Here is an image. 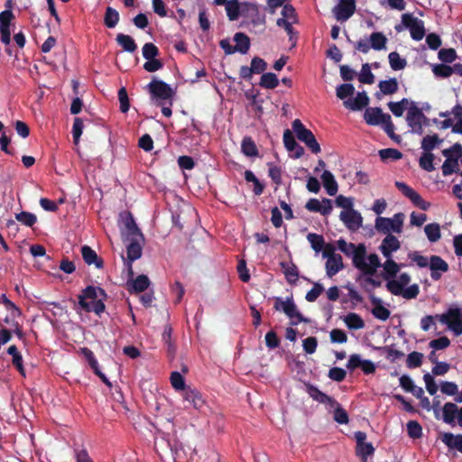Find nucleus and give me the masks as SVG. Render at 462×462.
<instances>
[{
	"label": "nucleus",
	"instance_id": "obj_1",
	"mask_svg": "<svg viewBox=\"0 0 462 462\" xmlns=\"http://www.w3.org/2000/svg\"><path fill=\"white\" fill-rule=\"evenodd\" d=\"M383 269V279L386 282V289L395 296H402L406 300L415 299L420 288L418 284H412L407 287L411 282V276L407 273L398 275L402 264H398L395 261L384 262L382 265Z\"/></svg>",
	"mask_w": 462,
	"mask_h": 462
},
{
	"label": "nucleus",
	"instance_id": "obj_2",
	"mask_svg": "<svg viewBox=\"0 0 462 462\" xmlns=\"http://www.w3.org/2000/svg\"><path fill=\"white\" fill-rule=\"evenodd\" d=\"M106 292L100 287L88 286L79 296V305L87 312L99 315L105 310Z\"/></svg>",
	"mask_w": 462,
	"mask_h": 462
},
{
	"label": "nucleus",
	"instance_id": "obj_3",
	"mask_svg": "<svg viewBox=\"0 0 462 462\" xmlns=\"http://www.w3.org/2000/svg\"><path fill=\"white\" fill-rule=\"evenodd\" d=\"M353 264L362 273L369 275L374 274L377 269L383 265L376 254H366V247L364 244H360V253L356 256Z\"/></svg>",
	"mask_w": 462,
	"mask_h": 462
},
{
	"label": "nucleus",
	"instance_id": "obj_4",
	"mask_svg": "<svg viewBox=\"0 0 462 462\" xmlns=\"http://www.w3.org/2000/svg\"><path fill=\"white\" fill-rule=\"evenodd\" d=\"M403 221V213H396L392 217H377L374 227L379 233L386 236L392 235V233L400 234L402 231Z\"/></svg>",
	"mask_w": 462,
	"mask_h": 462
},
{
	"label": "nucleus",
	"instance_id": "obj_5",
	"mask_svg": "<svg viewBox=\"0 0 462 462\" xmlns=\"http://www.w3.org/2000/svg\"><path fill=\"white\" fill-rule=\"evenodd\" d=\"M406 122L411 128V132L419 135L423 134V127L429 125V119L416 103H412V106L409 107Z\"/></svg>",
	"mask_w": 462,
	"mask_h": 462
},
{
	"label": "nucleus",
	"instance_id": "obj_6",
	"mask_svg": "<svg viewBox=\"0 0 462 462\" xmlns=\"http://www.w3.org/2000/svg\"><path fill=\"white\" fill-rule=\"evenodd\" d=\"M120 231L124 240L141 239L143 236L130 212L120 214Z\"/></svg>",
	"mask_w": 462,
	"mask_h": 462
},
{
	"label": "nucleus",
	"instance_id": "obj_7",
	"mask_svg": "<svg viewBox=\"0 0 462 462\" xmlns=\"http://www.w3.org/2000/svg\"><path fill=\"white\" fill-rule=\"evenodd\" d=\"M462 152V146L458 143L454 144L448 149H445L442 153L446 157L442 165V173L444 176H448L456 171L458 168L457 158Z\"/></svg>",
	"mask_w": 462,
	"mask_h": 462
},
{
	"label": "nucleus",
	"instance_id": "obj_8",
	"mask_svg": "<svg viewBox=\"0 0 462 462\" xmlns=\"http://www.w3.org/2000/svg\"><path fill=\"white\" fill-rule=\"evenodd\" d=\"M456 336L462 335V308H450L440 319Z\"/></svg>",
	"mask_w": 462,
	"mask_h": 462
},
{
	"label": "nucleus",
	"instance_id": "obj_9",
	"mask_svg": "<svg viewBox=\"0 0 462 462\" xmlns=\"http://www.w3.org/2000/svg\"><path fill=\"white\" fill-rule=\"evenodd\" d=\"M402 23L404 28L410 30L411 36L414 41H420L425 36L423 21L413 16L411 14H403L402 15Z\"/></svg>",
	"mask_w": 462,
	"mask_h": 462
},
{
	"label": "nucleus",
	"instance_id": "obj_10",
	"mask_svg": "<svg viewBox=\"0 0 462 462\" xmlns=\"http://www.w3.org/2000/svg\"><path fill=\"white\" fill-rule=\"evenodd\" d=\"M274 308L276 310L284 312L290 319H296V323L308 321L299 312L291 298H287L286 300L281 297L275 298Z\"/></svg>",
	"mask_w": 462,
	"mask_h": 462
},
{
	"label": "nucleus",
	"instance_id": "obj_11",
	"mask_svg": "<svg viewBox=\"0 0 462 462\" xmlns=\"http://www.w3.org/2000/svg\"><path fill=\"white\" fill-rule=\"evenodd\" d=\"M323 257L327 258L326 273L328 277H333L343 269L342 256L338 254H335L331 247L327 246L325 248Z\"/></svg>",
	"mask_w": 462,
	"mask_h": 462
},
{
	"label": "nucleus",
	"instance_id": "obj_12",
	"mask_svg": "<svg viewBox=\"0 0 462 462\" xmlns=\"http://www.w3.org/2000/svg\"><path fill=\"white\" fill-rule=\"evenodd\" d=\"M147 88L152 97L157 100H169L173 96L171 86L162 80H152Z\"/></svg>",
	"mask_w": 462,
	"mask_h": 462
},
{
	"label": "nucleus",
	"instance_id": "obj_13",
	"mask_svg": "<svg viewBox=\"0 0 462 462\" xmlns=\"http://www.w3.org/2000/svg\"><path fill=\"white\" fill-rule=\"evenodd\" d=\"M395 186L420 209L428 210L430 208V204L424 200L417 191H415L404 182L396 181Z\"/></svg>",
	"mask_w": 462,
	"mask_h": 462
},
{
	"label": "nucleus",
	"instance_id": "obj_14",
	"mask_svg": "<svg viewBox=\"0 0 462 462\" xmlns=\"http://www.w3.org/2000/svg\"><path fill=\"white\" fill-rule=\"evenodd\" d=\"M340 220L350 231L358 230L363 224L362 215L356 209L342 210L339 215Z\"/></svg>",
	"mask_w": 462,
	"mask_h": 462
},
{
	"label": "nucleus",
	"instance_id": "obj_15",
	"mask_svg": "<svg viewBox=\"0 0 462 462\" xmlns=\"http://www.w3.org/2000/svg\"><path fill=\"white\" fill-rule=\"evenodd\" d=\"M356 11L355 0H341L333 9L335 18L340 22L348 20Z\"/></svg>",
	"mask_w": 462,
	"mask_h": 462
},
{
	"label": "nucleus",
	"instance_id": "obj_16",
	"mask_svg": "<svg viewBox=\"0 0 462 462\" xmlns=\"http://www.w3.org/2000/svg\"><path fill=\"white\" fill-rule=\"evenodd\" d=\"M400 247L401 243L398 240V238L395 237L393 235H388L383 239L379 246V249L382 254L386 258L385 262H389L393 261V254L398 251Z\"/></svg>",
	"mask_w": 462,
	"mask_h": 462
},
{
	"label": "nucleus",
	"instance_id": "obj_17",
	"mask_svg": "<svg viewBox=\"0 0 462 462\" xmlns=\"http://www.w3.org/2000/svg\"><path fill=\"white\" fill-rule=\"evenodd\" d=\"M391 118L389 114H384L380 107H368L364 114V119L370 125H383L387 119Z\"/></svg>",
	"mask_w": 462,
	"mask_h": 462
},
{
	"label": "nucleus",
	"instance_id": "obj_18",
	"mask_svg": "<svg viewBox=\"0 0 462 462\" xmlns=\"http://www.w3.org/2000/svg\"><path fill=\"white\" fill-rule=\"evenodd\" d=\"M305 208L310 212L320 213L323 216H328L333 209L332 200L329 199H323L321 201L318 199H310Z\"/></svg>",
	"mask_w": 462,
	"mask_h": 462
},
{
	"label": "nucleus",
	"instance_id": "obj_19",
	"mask_svg": "<svg viewBox=\"0 0 462 462\" xmlns=\"http://www.w3.org/2000/svg\"><path fill=\"white\" fill-rule=\"evenodd\" d=\"M429 268L430 270V277L433 281H439L442 274L448 270V264L440 256L431 255L430 257Z\"/></svg>",
	"mask_w": 462,
	"mask_h": 462
},
{
	"label": "nucleus",
	"instance_id": "obj_20",
	"mask_svg": "<svg viewBox=\"0 0 462 462\" xmlns=\"http://www.w3.org/2000/svg\"><path fill=\"white\" fill-rule=\"evenodd\" d=\"M306 388L307 393L313 400L319 403L325 404L328 409H332L335 405H337V401L335 399L327 395L319 390L316 386L308 384Z\"/></svg>",
	"mask_w": 462,
	"mask_h": 462
},
{
	"label": "nucleus",
	"instance_id": "obj_21",
	"mask_svg": "<svg viewBox=\"0 0 462 462\" xmlns=\"http://www.w3.org/2000/svg\"><path fill=\"white\" fill-rule=\"evenodd\" d=\"M369 103V97L367 94L363 92H358L355 97L347 98L344 101V106L353 111L361 110L365 107Z\"/></svg>",
	"mask_w": 462,
	"mask_h": 462
},
{
	"label": "nucleus",
	"instance_id": "obj_22",
	"mask_svg": "<svg viewBox=\"0 0 462 462\" xmlns=\"http://www.w3.org/2000/svg\"><path fill=\"white\" fill-rule=\"evenodd\" d=\"M183 399L190 403L196 410H200L205 405V400L197 389L188 387L182 394Z\"/></svg>",
	"mask_w": 462,
	"mask_h": 462
},
{
	"label": "nucleus",
	"instance_id": "obj_23",
	"mask_svg": "<svg viewBox=\"0 0 462 462\" xmlns=\"http://www.w3.org/2000/svg\"><path fill=\"white\" fill-rule=\"evenodd\" d=\"M371 302L373 304L371 312L375 319L385 321L390 318L391 311L383 304L381 299L373 296Z\"/></svg>",
	"mask_w": 462,
	"mask_h": 462
},
{
	"label": "nucleus",
	"instance_id": "obj_24",
	"mask_svg": "<svg viewBox=\"0 0 462 462\" xmlns=\"http://www.w3.org/2000/svg\"><path fill=\"white\" fill-rule=\"evenodd\" d=\"M441 441L449 448L462 453V434L454 435L445 432L441 435Z\"/></svg>",
	"mask_w": 462,
	"mask_h": 462
},
{
	"label": "nucleus",
	"instance_id": "obj_25",
	"mask_svg": "<svg viewBox=\"0 0 462 462\" xmlns=\"http://www.w3.org/2000/svg\"><path fill=\"white\" fill-rule=\"evenodd\" d=\"M127 241L129 242L127 245V258L131 263L142 256L141 244L143 241V236L141 239H129Z\"/></svg>",
	"mask_w": 462,
	"mask_h": 462
},
{
	"label": "nucleus",
	"instance_id": "obj_26",
	"mask_svg": "<svg viewBox=\"0 0 462 462\" xmlns=\"http://www.w3.org/2000/svg\"><path fill=\"white\" fill-rule=\"evenodd\" d=\"M320 178L327 193L329 196L336 195L338 190V185L334 175L329 171L325 170Z\"/></svg>",
	"mask_w": 462,
	"mask_h": 462
},
{
	"label": "nucleus",
	"instance_id": "obj_27",
	"mask_svg": "<svg viewBox=\"0 0 462 462\" xmlns=\"http://www.w3.org/2000/svg\"><path fill=\"white\" fill-rule=\"evenodd\" d=\"M412 103H415L412 100H409L408 98H402L398 102H389L388 107L390 111L393 114V116L400 117L403 115V112L407 110L409 112V107L412 106Z\"/></svg>",
	"mask_w": 462,
	"mask_h": 462
},
{
	"label": "nucleus",
	"instance_id": "obj_28",
	"mask_svg": "<svg viewBox=\"0 0 462 462\" xmlns=\"http://www.w3.org/2000/svg\"><path fill=\"white\" fill-rule=\"evenodd\" d=\"M342 319L348 329L357 330L365 328V321L357 313L350 312L345 315Z\"/></svg>",
	"mask_w": 462,
	"mask_h": 462
},
{
	"label": "nucleus",
	"instance_id": "obj_29",
	"mask_svg": "<svg viewBox=\"0 0 462 462\" xmlns=\"http://www.w3.org/2000/svg\"><path fill=\"white\" fill-rule=\"evenodd\" d=\"M337 248L344 253L346 256L350 257L352 259V262L356 259V256H357V254L360 253V244L355 245L352 243H347L344 239H339L337 242Z\"/></svg>",
	"mask_w": 462,
	"mask_h": 462
},
{
	"label": "nucleus",
	"instance_id": "obj_30",
	"mask_svg": "<svg viewBox=\"0 0 462 462\" xmlns=\"http://www.w3.org/2000/svg\"><path fill=\"white\" fill-rule=\"evenodd\" d=\"M81 254L87 264H95V266L98 269L103 267V261L97 257V253L94 250H92L89 246H82Z\"/></svg>",
	"mask_w": 462,
	"mask_h": 462
},
{
	"label": "nucleus",
	"instance_id": "obj_31",
	"mask_svg": "<svg viewBox=\"0 0 462 462\" xmlns=\"http://www.w3.org/2000/svg\"><path fill=\"white\" fill-rule=\"evenodd\" d=\"M283 143L285 147L292 152L295 151L296 157L299 158L303 154V148L298 144V143L295 141L292 134L290 130H285L283 133Z\"/></svg>",
	"mask_w": 462,
	"mask_h": 462
},
{
	"label": "nucleus",
	"instance_id": "obj_32",
	"mask_svg": "<svg viewBox=\"0 0 462 462\" xmlns=\"http://www.w3.org/2000/svg\"><path fill=\"white\" fill-rule=\"evenodd\" d=\"M458 407L453 402H447L442 408V420L449 425L455 424Z\"/></svg>",
	"mask_w": 462,
	"mask_h": 462
},
{
	"label": "nucleus",
	"instance_id": "obj_33",
	"mask_svg": "<svg viewBox=\"0 0 462 462\" xmlns=\"http://www.w3.org/2000/svg\"><path fill=\"white\" fill-rule=\"evenodd\" d=\"M292 130L295 133L297 138L303 143L314 135L310 130L304 126L300 119H295L292 122Z\"/></svg>",
	"mask_w": 462,
	"mask_h": 462
},
{
	"label": "nucleus",
	"instance_id": "obj_34",
	"mask_svg": "<svg viewBox=\"0 0 462 462\" xmlns=\"http://www.w3.org/2000/svg\"><path fill=\"white\" fill-rule=\"evenodd\" d=\"M170 451L172 455L174 462H182V460H184L188 457L184 446L182 445L181 442H180L177 439L172 440L170 447Z\"/></svg>",
	"mask_w": 462,
	"mask_h": 462
},
{
	"label": "nucleus",
	"instance_id": "obj_35",
	"mask_svg": "<svg viewBox=\"0 0 462 462\" xmlns=\"http://www.w3.org/2000/svg\"><path fill=\"white\" fill-rule=\"evenodd\" d=\"M127 284L131 287V291L134 292H143L149 287L150 280L146 275L141 274L131 282H128Z\"/></svg>",
	"mask_w": 462,
	"mask_h": 462
},
{
	"label": "nucleus",
	"instance_id": "obj_36",
	"mask_svg": "<svg viewBox=\"0 0 462 462\" xmlns=\"http://www.w3.org/2000/svg\"><path fill=\"white\" fill-rule=\"evenodd\" d=\"M234 41L236 42L235 48L236 52H240L242 54L247 53L250 48V40L246 34L243 32H236L234 36Z\"/></svg>",
	"mask_w": 462,
	"mask_h": 462
},
{
	"label": "nucleus",
	"instance_id": "obj_37",
	"mask_svg": "<svg viewBox=\"0 0 462 462\" xmlns=\"http://www.w3.org/2000/svg\"><path fill=\"white\" fill-rule=\"evenodd\" d=\"M367 38L373 50L382 51L386 49L387 38L383 32H373Z\"/></svg>",
	"mask_w": 462,
	"mask_h": 462
},
{
	"label": "nucleus",
	"instance_id": "obj_38",
	"mask_svg": "<svg viewBox=\"0 0 462 462\" xmlns=\"http://www.w3.org/2000/svg\"><path fill=\"white\" fill-rule=\"evenodd\" d=\"M424 233L430 243L438 242L441 237L440 226L438 223H430L424 226Z\"/></svg>",
	"mask_w": 462,
	"mask_h": 462
},
{
	"label": "nucleus",
	"instance_id": "obj_39",
	"mask_svg": "<svg viewBox=\"0 0 462 462\" xmlns=\"http://www.w3.org/2000/svg\"><path fill=\"white\" fill-rule=\"evenodd\" d=\"M241 150L242 152L248 157H256L258 155V149L256 147V144L254 142V140L249 136H245L243 138L241 143Z\"/></svg>",
	"mask_w": 462,
	"mask_h": 462
},
{
	"label": "nucleus",
	"instance_id": "obj_40",
	"mask_svg": "<svg viewBox=\"0 0 462 462\" xmlns=\"http://www.w3.org/2000/svg\"><path fill=\"white\" fill-rule=\"evenodd\" d=\"M116 42L125 51L134 52L137 49L134 40L129 35L118 33L116 35Z\"/></svg>",
	"mask_w": 462,
	"mask_h": 462
},
{
	"label": "nucleus",
	"instance_id": "obj_41",
	"mask_svg": "<svg viewBox=\"0 0 462 462\" xmlns=\"http://www.w3.org/2000/svg\"><path fill=\"white\" fill-rule=\"evenodd\" d=\"M380 91L383 95H393L398 91V81L395 78L387 80H381L378 84Z\"/></svg>",
	"mask_w": 462,
	"mask_h": 462
},
{
	"label": "nucleus",
	"instance_id": "obj_42",
	"mask_svg": "<svg viewBox=\"0 0 462 462\" xmlns=\"http://www.w3.org/2000/svg\"><path fill=\"white\" fill-rule=\"evenodd\" d=\"M441 140L437 134L426 135L421 141V149L424 152H430L441 143Z\"/></svg>",
	"mask_w": 462,
	"mask_h": 462
},
{
	"label": "nucleus",
	"instance_id": "obj_43",
	"mask_svg": "<svg viewBox=\"0 0 462 462\" xmlns=\"http://www.w3.org/2000/svg\"><path fill=\"white\" fill-rule=\"evenodd\" d=\"M279 85V79L274 73L267 72L263 73L260 79V86L267 88L273 89L275 88Z\"/></svg>",
	"mask_w": 462,
	"mask_h": 462
},
{
	"label": "nucleus",
	"instance_id": "obj_44",
	"mask_svg": "<svg viewBox=\"0 0 462 462\" xmlns=\"http://www.w3.org/2000/svg\"><path fill=\"white\" fill-rule=\"evenodd\" d=\"M388 59L390 66L393 70L403 69L407 65L406 60L402 58L400 54L396 51L390 52L388 55Z\"/></svg>",
	"mask_w": 462,
	"mask_h": 462
},
{
	"label": "nucleus",
	"instance_id": "obj_45",
	"mask_svg": "<svg viewBox=\"0 0 462 462\" xmlns=\"http://www.w3.org/2000/svg\"><path fill=\"white\" fill-rule=\"evenodd\" d=\"M226 12L230 21H236L240 14V6L238 0H229L226 3Z\"/></svg>",
	"mask_w": 462,
	"mask_h": 462
},
{
	"label": "nucleus",
	"instance_id": "obj_46",
	"mask_svg": "<svg viewBox=\"0 0 462 462\" xmlns=\"http://www.w3.org/2000/svg\"><path fill=\"white\" fill-rule=\"evenodd\" d=\"M119 13L113 7L108 6L106 9L104 23L106 27L114 28L118 23Z\"/></svg>",
	"mask_w": 462,
	"mask_h": 462
},
{
	"label": "nucleus",
	"instance_id": "obj_47",
	"mask_svg": "<svg viewBox=\"0 0 462 462\" xmlns=\"http://www.w3.org/2000/svg\"><path fill=\"white\" fill-rule=\"evenodd\" d=\"M374 448L370 442L356 445V454L361 457V462H367V457L373 455Z\"/></svg>",
	"mask_w": 462,
	"mask_h": 462
},
{
	"label": "nucleus",
	"instance_id": "obj_48",
	"mask_svg": "<svg viewBox=\"0 0 462 462\" xmlns=\"http://www.w3.org/2000/svg\"><path fill=\"white\" fill-rule=\"evenodd\" d=\"M355 93V88L350 83L341 84L337 88V97L342 100L351 98Z\"/></svg>",
	"mask_w": 462,
	"mask_h": 462
},
{
	"label": "nucleus",
	"instance_id": "obj_49",
	"mask_svg": "<svg viewBox=\"0 0 462 462\" xmlns=\"http://www.w3.org/2000/svg\"><path fill=\"white\" fill-rule=\"evenodd\" d=\"M358 79L363 84H373L374 81V76L371 71V67L368 63L362 65L361 71L358 76Z\"/></svg>",
	"mask_w": 462,
	"mask_h": 462
},
{
	"label": "nucleus",
	"instance_id": "obj_50",
	"mask_svg": "<svg viewBox=\"0 0 462 462\" xmlns=\"http://www.w3.org/2000/svg\"><path fill=\"white\" fill-rule=\"evenodd\" d=\"M379 156L383 161L399 160L402 157V153L397 149L386 148L379 151Z\"/></svg>",
	"mask_w": 462,
	"mask_h": 462
},
{
	"label": "nucleus",
	"instance_id": "obj_51",
	"mask_svg": "<svg viewBox=\"0 0 462 462\" xmlns=\"http://www.w3.org/2000/svg\"><path fill=\"white\" fill-rule=\"evenodd\" d=\"M171 383L176 391H183L188 388L184 377L179 372H172L171 374Z\"/></svg>",
	"mask_w": 462,
	"mask_h": 462
},
{
	"label": "nucleus",
	"instance_id": "obj_52",
	"mask_svg": "<svg viewBox=\"0 0 462 462\" xmlns=\"http://www.w3.org/2000/svg\"><path fill=\"white\" fill-rule=\"evenodd\" d=\"M307 239L315 252L319 253L322 250L324 245V238L322 236L310 233L307 236Z\"/></svg>",
	"mask_w": 462,
	"mask_h": 462
},
{
	"label": "nucleus",
	"instance_id": "obj_53",
	"mask_svg": "<svg viewBox=\"0 0 462 462\" xmlns=\"http://www.w3.org/2000/svg\"><path fill=\"white\" fill-rule=\"evenodd\" d=\"M407 432L410 438L416 439L422 436V428L416 420H410L407 423Z\"/></svg>",
	"mask_w": 462,
	"mask_h": 462
},
{
	"label": "nucleus",
	"instance_id": "obj_54",
	"mask_svg": "<svg viewBox=\"0 0 462 462\" xmlns=\"http://www.w3.org/2000/svg\"><path fill=\"white\" fill-rule=\"evenodd\" d=\"M433 159L434 155L431 152H423L419 161L420 168L427 171H432L435 169Z\"/></svg>",
	"mask_w": 462,
	"mask_h": 462
},
{
	"label": "nucleus",
	"instance_id": "obj_55",
	"mask_svg": "<svg viewBox=\"0 0 462 462\" xmlns=\"http://www.w3.org/2000/svg\"><path fill=\"white\" fill-rule=\"evenodd\" d=\"M171 442L172 440H170L165 434L156 437L154 439V446L157 453L162 457V452L164 450V448L170 449Z\"/></svg>",
	"mask_w": 462,
	"mask_h": 462
},
{
	"label": "nucleus",
	"instance_id": "obj_56",
	"mask_svg": "<svg viewBox=\"0 0 462 462\" xmlns=\"http://www.w3.org/2000/svg\"><path fill=\"white\" fill-rule=\"evenodd\" d=\"M84 124L81 118L76 117L74 119L73 126H72V136L73 142L75 145H78L79 143L80 136L83 133Z\"/></svg>",
	"mask_w": 462,
	"mask_h": 462
},
{
	"label": "nucleus",
	"instance_id": "obj_57",
	"mask_svg": "<svg viewBox=\"0 0 462 462\" xmlns=\"http://www.w3.org/2000/svg\"><path fill=\"white\" fill-rule=\"evenodd\" d=\"M432 71L436 77L448 78L453 74L454 69H452V67L450 66L437 64L433 65Z\"/></svg>",
	"mask_w": 462,
	"mask_h": 462
},
{
	"label": "nucleus",
	"instance_id": "obj_58",
	"mask_svg": "<svg viewBox=\"0 0 462 462\" xmlns=\"http://www.w3.org/2000/svg\"><path fill=\"white\" fill-rule=\"evenodd\" d=\"M422 359L423 355L421 353L413 351L408 355L406 365L409 368H417L421 365Z\"/></svg>",
	"mask_w": 462,
	"mask_h": 462
},
{
	"label": "nucleus",
	"instance_id": "obj_59",
	"mask_svg": "<svg viewBox=\"0 0 462 462\" xmlns=\"http://www.w3.org/2000/svg\"><path fill=\"white\" fill-rule=\"evenodd\" d=\"M332 409H334V420L337 423L346 424L348 422L347 412L340 406L337 402V405H335Z\"/></svg>",
	"mask_w": 462,
	"mask_h": 462
},
{
	"label": "nucleus",
	"instance_id": "obj_60",
	"mask_svg": "<svg viewBox=\"0 0 462 462\" xmlns=\"http://www.w3.org/2000/svg\"><path fill=\"white\" fill-rule=\"evenodd\" d=\"M409 258L415 263L420 268L429 267L430 258L421 255L419 252L414 251L409 254Z\"/></svg>",
	"mask_w": 462,
	"mask_h": 462
},
{
	"label": "nucleus",
	"instance_id": "obj_61",
	"mask_svg": "<svg viewBox=\"0 0 462 462\" xmlns=\"http://www.w3.org/2000/svg\"><path fill=\"white\" fill-rule=\"evenodd\" d=\"M284 269L285 277L290 283H294L298 280L299 273L298 269L294 264H282Z\"/></svg>",
	"mask_w": 462,
	"mask_h": 462
},
{
	"label": "nucleus",
	"instance_id": "obj_62",
	"mask_svg": "<svg viewBox=\"0 0 462 462\" xmlns=\"http://www.w3.org/2000/svg\"><path fill=\"white\" fill-rule=\"evenodd\" d=\"M15 217L19 222L27 226H32L37 221L36 216L34 214L24 211L16 214Z\"/></svg>",
	"mask_w": 462,
	"mask_h": 462
},
{
	"label": "nucleus",
	"instance_id": "obj_63",
	"mask_svg": "<svg viewBox=\"0 0 462 462\" xmlns=\"http://www.w3.org/2000/svg\"><path fill=\"white\" fill-rule=\"evenodd\" d=\"M336 206L343 208V210H350L353 208L354 200L352 198L338 195L335 199Z\"/></svg>",
	"mask_w": 462,
	"mask_h": 462
},
{
	"label": "nucleus",
	"instance_id": "obj_64",
	"mask_svg": "<svg viewBox=\"0 0 462 462\" xmlns=\"http://www.w3.org/2000/svg\"><path fill=\"white\" fill-rule=\"evenodd\" d=\"M269 177L276 185L282 184V169L273 163H268Z\"/></svg>",
	"mask_w": 462,
	"mask_h": 462
}]
</instances>
